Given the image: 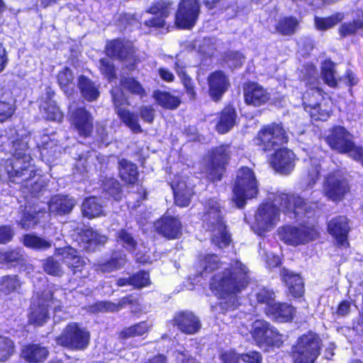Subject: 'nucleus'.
Returning a JSON list of instances; mask_svg holds the SVG:
<instances>
[{"label": "nucleus", "instance_id": "f257e3e1", "mask_svg": "<svg viewBox=\"0 0 363 363\" xmlns=\"http://www.w3.org/2000/svg\"><path fill=\"white\" fill-rule=\"evenodd\" d=\"M267 202L261 205L255 216L254 228L259 235L269 230L279 220V208L289 214H294V218L310 217L313 208L308 205L298 196L288 195L283 193L272 194Z\"/></svg>", "mask_w": 363, "mask_h": 363}, {"label": "nucleus", "instance_id": "f03ea898", "mask_svg": "<svg viewBox=\"0 0 363 363\" xmlns=\"http://www.w3.org/2000/svg\"><path fill=\"white\" fill-rule=\"evenodd\" d=\"M28 143L27 137L18 139L15 129H10L6 135H0V147L6 150V146H12V150H9L13 158L6 161V172L12 182H27L35 174V167L30 164Z\"/></svg>", "mask_w": 363, "mask_h": 363}, {"label": "nucleus", "instance_id": "7ed1b4c3", "mask_svg": "<svg viewBox=\"0 0 363 363\" xmlns=\"http://www.w3.org/2000/svg\"><path fill=\"white\" fill-rule=\"evenodd\" d=\"M249 270L238 260L232 261L228 268L214 276L211 289L222 298L234 296L248 284Z\"/></svg>", "mask_w": 363, "mask_h": 363}, {"label": "nucleus", "instance_id": "20e7f679", "mask_svg": "<svg viewBox=\"0 0 363 363\" xmlns=\"http://www.w3.org/2000/svg\"><path fill=\"white\" fill-rule=\"evenodd\" d=\"M202 220L206 229L212 231L211 240L213 244L219 248L225 247L230 244V237L226 232L222 206L216 199H210L206 201Z\"/></svg>", "mask_w": 363, "mask_h": 363}, {"label": "nucleus", "instance_id": "39448f33", "mask_svg": "<svg viewBox=\"0 0 363 363\" xmlns=\"http://www.w3.org/2000/svg\"><path fill=\"white\" fill-rule=\"evenodd\" d=\"M258 184L252 169L243 167L238 169L233 188V201L242 208L246 201L257 196Z\"/></svg>", "mask_w": 363, "mask_h": 363}, {"label": "nucleus", "instance_id": "423d86ee", "mask_svg": "<svg viewBox=\"0 0 363 363\" xmlns=\"http://www.w3.org/2000/svg\"><path fill=\"white\" fill-rule=\"evenodd\" d=\"M311 73L313 74V81L306 83L311 86L302 96L304 108L315 120L325 121L329 117L331 109L323 104V91L315 86L316 72L313 66L311 67Z\"/></svg>", "mask_w": 363, "mask_h": 363}, {"label": "nucleus", "instance_id": "0eeeda50", "mask_svg": "<svg viewBox=\"0 0 363 363\" xmlns=\"http://www.w3.org/2000/svg\"><path fill=\"white\" fill-rule=\"evenodd\" d=\"M322 340L313 332L303 334L292 347L294 363H314L320 354Z\"/></svg>", "mask_w": 363, "mask_h": 363}, {"label": "nucleus", "instance_id": "6e6552de", "mask_svg": "<svg viewBox=\"0 0 363 363\" xmlns=\"http://www.w3.org/2000/svg\"><path fill=\"white\" fill-rule=\"evenodd\" d=\"M330 147L341 153H347L350 157L363 165V147L355 146L352 135L342 126L334 128L326 138Z\"/></svg>", "mask_w": 363, "mask_h": 363}, {"label": "nucleus", "instance_id": "1a4fd4ad", "mask_svg": "<svg viewBox=\"0 0 363 363\" xmlns=\"http://www.w3.org/2000/svg\"><path fill=\"white\" fill-rule=\"evenodd\" d=\"M89 333L77 323L67 325L62 333L56 337L57 345L76 350H84L89 345Z\"/></svg>", "mask_w": 363, "mask_h": 363}, {"label": "nucleus", "instance_id": "9d476101", "mask_svg": "<svg viewBox=\"0 0 363 363\" xmlns=\"http://www.w3.org/2000/svg\"><path fill=\"white\" fill-rule=\"evenodd\" d=\"M49 307H53L55 313L61 310L60 302L54 298L52 294L48 292L42 297H33L28 316L29 323L37 325L44 324L49 318Z\"/></svg>", "mask_w": 363, "mask_h": 363}, {"label": "nucleus", "instance_id": "9b49d317", "mask_svg": "<svg viewBox=\"0 0 363 363\" xmlns=\"http://www.w3.org/2000/svg\"><path fill=\"white\" fill-rule=\"evenodd\" d=\"M259 145L266 151L276 150L288 142V135L279 124H272L263 128L258 133Z\"/></svg>", "mask_w": 363, "mask_h": 363}, {"label": "nucleus", "instance_id": "f8f14e48", "mask_svg": "<svg viewBox=\"0 0 363 363\" xmlns=\"http://www.w3.org/2000/svg\"><path fill=\"white\" fill-rule=\"evenodd\" d=\"M279 236L286 243L296 246L314 240L318 238V232L313 226H286L280 230Z\"/></svg>", "mask_w": 363, "mask_h": 363}, {"label": "nucleus", "instance_id": "ddd939ff", "mask_svg": "<svg viewBox=\"0 0 363 363\" xmlns=\"http://www.w3.org/2000/svg\"><path fill=\"white\" fill-rule=\"evenodd\" d=\"M348 184L340 171L329 173L324 179L323 193L330 200L339 201L348 191Z\"/></svg>", "mask_w": 363, "mask_h": 363}, {"label": "nucleus", "instance_id": "4468645a", "mask_svg": "<svg viewBox=\"0 0 363 363\" xmlns=\"http://www.w3.org/2000/svg\"><path fill=\"white\" fill-rule=\"evenodd\" d=\"M199 0H181L176 13V24L183 28H191L199 14Z\"/></svg>", "mask_w": 363, "mask_h": 363}, {"label": "nucleus", "instance_id": "2eb2a0df", "mask_svg": "<svg viewBox=\"0 0 363 363\" xmlns=\"http://www.w3.org/2000/svg\"><path fill=\"white\" fill-rule=\"evenodd\" d=\"M230 158L229 147L222 145L213 150L211 161L208 167L209 177L213 181L220 180L225 172Z\"/></svg>", "mask_w": 363, "mask_h": 363}, {"label": "nucleus", "instance_id": "dca6fc26", "mask_svg": "<svg viewBox=\"0 0 363 363\" xmlns=\"http://www.w3.org/2000/svg\"><path fill=\"white\" fill-rule=\"evenodd\" d=\"M208 94L214 101L220 100L230 84L228 77L223 71H215L208 78Z\"/></svg>", "mask_w": 363, "mask_h": 363}, {"label": "nucleus", "instance_id": "f3484780", "mask_svg": "<svg viewBox=\"0 0 363 363\" xmlns=\"http://www.w3.org/2000/svg\"><path fill=\"white\" fill-rule=\"evenodd\" d=\"M72 124L79 136L87 138L93 130V117L85 108L79 107L71 111Z\"/></svg>", "mask_w": 363, "mask_h": 363}, {"label": "nucleus", "instance_id": "a211bd4d", "mask_svg": "<svg viewBox=\"0 0 363 363\" xmlns=\"http://www.w3.org/2000/svg\"><path fill=\"white\" fill-rule=\"evenodd\" d=\"M155 230L168 239H177L182 235L180 220L171 216L164 215L155 223Z\"/></svg>", "mask_w": 363, "mask_h": 363}, {"label": "nucleus", "instance_id": "6ab92c4d", "mask_svg": "<svg viewBox=\"0 0 363 363\" xmlns=\"http://www.w3.org/2000/svg\"><path fill=\"white\" fill-rule=\"evenodd\" d=\"M172 3L167 0H160L155 3L147 12L155 15L152 18L146 21L145 25L148 27H163L165 18L169 15L172 9Z\"/></svg>", "mask_w": 363, "mask_h": 363}, {"label": "nucleus", "instance_id": "aec40b11", "mask_svg": "<svg viewBox=\"0 0 363 363\" xmlns=\"http://www.w3.org/2000/svg\"><path fill=\"white\" fill-rule=\"evenodd\" d=\"M271 163L277 172L288 174L295 166V155L289 149L280 148L272 155Z\"/></svg>", "mask_w": 363, "mask_h": 363}, {"label": "nucleus", "instance_id": "412c9836", "mask_svg": "<svg viewBox=\"0 0 363 363\" xmlns=\"http://www.w3.org/2000/svg\"><path fill=\"white\" fill-rule=\"evenodd\" d=\"M171 186L174 192L175 203L180 207L189 206L194 191L192 187L187 184L186 179L178 176L172 182Z\"/></svg>", "mask_w": 363, "mask_h": 363}, {"label": "nucleus", "instance_id": "4be33fe9", "mask_svg": "<svg viewBox=\"0 0 363 363\" xmlns=\"http://www.w3.org/2000/svg\"><path fill=\"white\" fill-rule=\"evenodd\" d=\"M66 264L73 270L74 274L79 273V278L86 277L88 272L84 260L81 258L77 252L72 247H67L59 250Z\"/></svg>", "mask_w": 363, "mask_h": 363}, {"label": "nucleus", "instance_id": "5701e85b", "mask_svg": "<svg viewBox=\"0 0 363 363\" xmlns=\"http://www.w3.org/2000/svg\"><path fill=\"white\" fill-rule=\"evenodd\" d=\"M328 230L339 245H347V234L350 227L346 217L338 216L332 219L328 223Z\"/></svg>", "mask_w": 363, "mask_h": 363}, {"label": "nucleus", "instance_id": "b1692460", "mask_svg": "<svg viewBox=\"0 0 363 363\" xmlns=\"http://www.w3.org/2000/svg\"><path fill=\"white\" fill-rule=\"evenodd\" d=\"M245 100L247 104L259 106L269 99V93L257 83H250L245 88Z\"/></svg>", "mask_w": 363, "mask_h": 363}, {"label": "nucleus", "instance_id": "393cba45", "mask_svg": "<svg viewBox=\"0 0 363 363\" xmlns=\"http://www.w3.org/2000/svg\"><path fill=\"white\" fill-rule=\"evenodd\" d=\"M108 55L124 60L131 57L135 50L132 42L124 40H113L106 45Z\"/></svg>", "mask_w": 363, "mask_h": 363}, {"label": "nucleus", "instance_id": "a878e982", "mask_svg": "<svg viewBox=\"0 0 363 363\" xmlns=\"http://www.w3.org/2000/svg\"><path fill=\"white\" fill-rule=\"evenodd\" d=\"M54 95L55 92L50 87L45 89V96H42L43 102L40 104V109L44 112L46 119L60 121L62 119V114L55 102L52 100Z\"/></svg>", "mask_w": 363, "mask_h": 363}, {"label": "nucleus", "instance_id": "bb28decb", "mask_svg": "<svg viewBox=\"0 0 363 363\" xmlns=\"http://www.w3.org/2000/svg\"><path fill=\"white\" fill-rule=\"evenodd\" d=\"M76 201L68 196L57 195L48 203L49 213L54 215H65L69 213Z\"/></svg>", "mask_w": 363, "mask_h": 363}, {"label": "nucleus", "instance_id": "cd10ccee", "mask_svg": "<svg viewBox=\"0 0 363 363\" xmlns=\"http://www.w3.org/2000/svg\"><path fill=\"white\" fill-rule=\"evenodd\" d=\"M174 321L179 328L187 334L196 333L201 326L199 320L190 312L178 313L174 318Z\"/></svg>", "mask_w": 363, "mask_h": 363}, {"label": "nucleus", "instance_id": "c85d7f7f", "mask_svg": "<svg viewBox=\"0 0 363 363\" xmlns=\"http://www.w3.org/2000/svg\"><path fill=\"white\" fill-rule=\"evenodd\" d=\"M295 313L294 308L287 303L270 305L267 309V314L278 322L284 323L292 320Z\"/></svg>", "mask_w": 363, "mask_h": 363}, {"label": "nucleus", "instance_id": "c756f323", "mask_svg": "<svg viewBox=\"0 0 363 363\" xmlns=\"http://www.w3.org/2000/svg\"><path fill=\"white\" fill-rule=\"evenodd\" d=\"M48 354L47 347L39 344L26 345L22 350L23 358L30 363L41 362L46 359Z\"/></svg>", "mask_w": 363, "mask_h": 363}, {"label": "nucleus", "instance_id": "7c9ffc66", "mask_svg": "<svg viewBox=\"0 0 363 363\" xmlns=\"http://www.w3.org/2000/svg\"><path fill=\"white\" fill-rule=\"evenodd\" d=\"M272 327L263 320H256L251 324L250 333L253 340L259 346L263 345L264 342L269 340V334H272Z\"/></svg>", "mask_w": 363, "mask_h": 363}, {"label": "nucleus", "instance_id": "2f4dec72", "mask_svg": "<svg viewBox=\"0 0 363 363\" xmlns=\"http://www.w3.org/2000/svg\"><path fill=\"white\" fill-rule=\"evenodd\" d=\"M281 274L291 295L294 297L301 296L303 294L302 279L298 274H295L286 269H283Z\"/></svg>", "mask_w": 363, "mask_h": 363}, {"label": "nucleus", "instance_id": "473e14b6", "mask_svg": "<svg viewBox=\"0 0 363 363\" xmlns=\"http://www.w3.org/2000/svg\"><path fill=\"white\" fill-rule=\"evenodd\" d=\"M237 115L232 106L225 107L220 113L216 124V130L219 133H228L235 124Z\"/></svg>", "mask_w": 363, "mask_h": 363}, {"label": "nucleus", "instance_id": "72a5a7b5", "mask_svg": "<svg viewBox=\"0 0 363 363\" xmlns=\"http://www.w3.org/2000/svg\"><path fill=\"white\" fill-rule=\"evenodd\" d=\"M77 86L82 96L89 101H95L99 96V91L94 83L84 75L78 78Z\"/></svg>", "mask_w": 363, "mask_h": 363}, {"label": "nucleus", "instance_id": "f704fd0d", "mask_svg": "<svg viewBox=\"0 0 363 363\" xmlns=\"http://www.w3.org/2000/svg\"><path fill=\"white\" fill-rule=\"evenodd\" d=\"M15 110L14 100L10 94L0 89V121L4 122L11 118Z\"/></svg>", "mask_w": 363, "mask_h": 363}, {"label": "nucleus", "instance_id": "c9c22d12", "mask_svg": "<svg viewBox=\"0 0 363 363\" xmlns=\"http://www.w3.org/2000/svg\"><path fill=\"white\" fill-rule=\"evenodd\" d=\"M82 213L84 216L89 218L103 215L104 210L100 199L96 197H89L82 203Z\"/></svg>", "mask_w": 363, "mask_h": 363}, {"label": "nucleus", "instance_id": "e433bc0d", "mask_svg": "<svg viewBox=\"0 0 363 363\" xmlns=\"http://www.w3.org/2000/svg\"><path fill=\"white\" fill-rule=\"evenodd\" d=\"M119 174L125 182L134 184L138 180L137 167L125 160H122L119 162Z\"/></svg>", "mask_w": 363, "mask_h": 363}, {"label": "nucleus", "instance_id": "4c0bfd02", "mask_svg": "<svg viewBox=\"0 0 363 363\" xmlns=\"http://www.w3.org/2000/svg\"><path fill=\"white\" fill-rule=\"evenodd\" d=\"M128 303L129 298L127 297L122 298L118 303H114L111 301H100L89 306V311L91 313L118 311L125 304Z\"/></svg>", "mask_w": 363, "mask_h": 363}, {"label": "nucleus", "instance_id": "58836bf2", "mask_svg": "<svg viewBox=\"0 0 363 363\" xmlns=\"http://www.w3.org/2000/svg\"><path fill=\"white\" fill-rule=\"evenodd\" d=\"M321 172L320 162L318 159L310 158L307 162V173L305 176L306 186L312 187L320 179Z\"/></svg>", "mask_w": 363, "mask_h": 363}, {"label": "nucleus", "instance_id": "ea45409f", "mask_svg": "<svg viewBox=\"0 0 363 363\" xmlns=\"http://www.w3.org/2000/svg\"><path fill=\"white\" fill-rule=\"evenodd\" d=\"M363 30V14L358 15L352 21L345 22L338 28V33L342 38L353 35L359 31Z\"/></svg>", "mask_w": 363, "mask_h": 363}, {"label": "nucleus", "instance_id": "a19ab883", "mask_svg": "<svg viewBox=\"0 0 363 363\" xmlns=\"http://www.w3.org/2000/svg\"><path fill=\"white\" fill-rule=\"evenodd\" d=\"M153 96L158 104L167 109H175L181 103L178 96L166 91H156L154 92Z\"/></svg>", "mask_w": 363, "mask_h": 363}, {"label": "nucleus", "instance_id": "79ce46f5", "mask_svg": "<svg viewBox=\"0 0 363 363\" xmlns=\"http://www.w3.org/2000/svg\"><path fill=\"white\" fill-rule=\"evenodd\" d=\"M300 21L293 16L284 17L277 24V30L284 35L294 34L299 28Z\"/></svg>", "mask_w": 363, "mask_h": 363}, {"label": "nucleus", "instance_id": "37998d69", "mask_svg": "<svg viewBox=\"0 0 363 363\" xmlns=\"http://www.w3.org/2000/svg\"><path fill=\"white\" fill-rule=\"evenodd\" d=\"M343 19L344 13L338 12L330 16L325 18L315 16L314 24L317 30L325 31L326 30L333 28L335 25H337L339 22L342 21Z\"/></svg>", "mask_w": 363, "mask_h": 363}, {"label": "nucleus", "instance_id": "c03bdc74", "mask_svg": "<svg viewBox=\"0 0 363 363\" xmlns=\"http://www.w3.org/2000/svg\"><path fill=\"white\" fill-rule=\"evenodd\" d=\"M106 240V236L101 235L92 229L86 230L82 235V241L86 244L84 247L89 250H94L97 245L104 244Z\"/></svg>", "mask_w": 363, "mask_h": 363}, {"label": "nucleus", "instance_id": "a18cd8bd", "mask_svg": "<svg viewBox=\"0 0 363 363\" xmlns=\"http://www.w3.org/2000/svg\"><path fill=\"white\" fill-rule=\"evenodd\" d=\"M126 262L125 256L122 254H115L112 256L111 260L99 264L96 270L101 273H108L120 269Z\"/></svg>", "mask_w": 363, "mask_h": 363}, {"label": "nucleus", "instance_id": "49530a36", "mask_svg": "<svg viewBox=\"0 0 363 363\" xmlns=\"http://www.w3.org/2000/svg\"><path fill=\"white\" fill-rule=\"evenodd\" d=\"M321 76L322 79L328 86L335 87L337 85L338 77L333 62L326 60L323 63Z\"/></svg>", "mask_w": 363, "mask_h": 363}, {"label": "nucleus", "instance_id": "de8ad7c7", "mask_svg": "<svg viewBox=\"0 0 363 363\" xmlns=\"http://www.w3.org/2000/svg\"><path fill=\"white\" fill-rule=\"evenodd\" d=\"M25 246L35 250H46L51 247V242L35 235L28 234L23 237Z\"/></svg>", "mask_w": 363, "mask_h": 363}, {"label": "nucleus", "instance_id": "09e8293b", "mask_svg": "<svg viewBox=\"0 0 363 363\" xmlns=\"http://www.w3.org/2000/svg\"><path fill=\"white\" fill-rule=\"evenodd\" d=\"M150 325L145 321L140 322L129 328H125L120 333V337L123 339L141 336L147 333Z\"/></svg>", "mask_w": 363, "mask_h": 363}, {"label": "nucleus", "instance_id": "8fccbe9b", "mask_svg": "<svg viewBox=\"0 0 363 363\" xmlns=\"http://www.w3.org/2000/svg\"><path fill=\"white\" fill-rule=\"evenodd\" d=\"M118 114L121 119L134 132H142L136 115L123 108H118Z\"/></svg>", "mask_w": 363, "mask_h": 363}, {"label": "nucleus", "instance_id": "3c124183", "mask_svg": "<svg viewBox=\"0 0 363 363\" xmlns=\"http://www.w3.org/2000/svg\"><path fill=\"white\" fill-rule=\"evenodd\" d=\"M25 261L23 252L20 249L0 253V262L11 264H23Z\"/></svg>", "mask_w": 363, "mask_h": 363}, {"label": "nucleus", "instance_id": "603ef678", "mask_svg": "<svg viewBox=\"0 0 363 363\" xmlns=\"http://www.w3.org/2000/svg\"><path fill=\"white\" fill-rule=\"evenodd\" d=\"M199 263L203 272H211L218 268L220 262L218 257L215 255H205L200 257Z\"/></svg>", "mask_w": 363, "mask_h": 363}, {"label": "nucleus", "instance_id": "864d4df0", "mask_svg": "<svg viewBox=\"0 0 363 363\" xmlns=\"http://www.w3.org/2000/svg\"><path fill=\"white\" fill-rule=\"evenodd\" d=\"M15 352L13 342L5 337H0V362H6Z\"/></svg>", "mask_w": 363, "mask_h": 363}, {"label": "nucleus", "instance_id": "5fc2aeb1", "mask_svg": "<svg viewBox=\"0 0 363 363\" xmlns=\"http://www.w3.org/2000/svg\"><path fill=\"white\" fill-rule=\"evenodd\" d=\"M57 81L60 87L68 92L73 86L74 74L70 69L65 67L57 74Z\"/></svg>", "mask_w": 363, "mask_h": 363}, {"label": "nucleus", "instance_id": "6e6d98bb", "mask_svg": "<svg viewBox=\"0 0 363 363\" xmlns=\"http://www.w3.org/2000/svg\"><path fill=\"white\" fill-rule=\"evenodd\" d=\"M121 84L123 89L140 97L146 94L142 85L133 78H124L121 80Z\"/></svg>", "mask_w": 363, "mask_h": 363}, {"label": "nucleus", "instance_id": "4d7b16f0", "mask_svg": "<svg viewBox=\"0 0 363 363\" xmlns=\"http://www.w3.org/2000/svg\"><path fill=\"white\" fill-rule=\"evenodd\" d=\"M117 241L129 251H133L136 247V241L130 233L122 229L117 233Z\"/></svg>", "mask_w": 363, "mask_h": 363}, {"label": "nucleus", "instance_id": "13d9d810", "mask_svg": "<svg viewBox=\"0 0 363 363\" xmlns=\"http://www.w3.org/2000/svg\"><path fill=\"white\" fill-rule=\"evenodd\" d=\"M256 298L258 303L266 304V312L267 309L269 307L270 305H274L275 303L274 292L265 288L261 289L256 294Z\"/></svg>", "mask_w": 363, "mask_h": 363}, {"label": "nucleus", "instance_id": "bf43d9fd", "mask_svg": "<svg viewBox=\"0 0 363 363\" xmlns=\"http://www.w3.org/2000/svg\"><path fill=\"white\" fill-rule=\"evenodd\" d=\"M244 57L239 52L229 51L224 57V61L228 67L236 68L240 67L243 62Z\"/></svg>", "mask_w": 363, "mask_h": 363}, {"label": "nucleus", "instance_id": "052dcab7", "mask_svg": "<svg viewBox=\"0 0 363 363\" xmlns=\"http://www.w3.org/2000/svg\"><path fill=\"white\" fill-rule=\"evenodd\" d=\"M20 286V281L16 276L4 277L2 278L1 291L6 294L14 291Z\"/></svg>", "mask_w": 363, "mask_h": 363}, {"label": "nucleus", "instance_id": "680f3d73", "mask_svg": "<svg viewBox=\"0 0 363 363\" xmlns=\"http://www.w3.org/2000/svg\"><path fill=\"white\" fill-rule=\"evenodd\" d=\"M150 283V276L147 272H140L130 277V284L137 288L146 286Z\"/></svg>", "mask_w": 363, "mask_h": 363}, {"label": "nucleus", "instance_id": "e2e57ef3", "mask_svg": "<svg viewBox=\"0 0 363 363\" xmlns=\"http://www.w3.org/2000/svg\"><path fill=\"white\" fill-rule=\"evenodd\" d=\"M101 73L109 80L115 77V68L113 62L108 58H103L99 62Z\"/></svg>", "mask_w": 363, "mask_h": 363}, {"label": "nucleus", "instance_id": "0e129e2a", "mask_svg": "<svg viewBox=\"0 0 363 363\" xmlns=\"http://www.w3.org/2000/svg\"><path fill=\"white\" fill-rule=\"evenodd\" d=\"M176 66L177 72L181 77L187 93L193 98L195 95V91L191 79L186 75L184 69L179 67L178 63H176Z\"/></svg>", "mask_w": 363, "mask_h": 363}, {"label": "nucleus", "instance_id": "69168bd1", "mask_svg": "<svg viewBox=\"0 0 363 363\" xmlns=\"http://www.w3.org/2000/svg\"><path fill=\"white\" fill-rule=\"evenodd\" d=\"M44 269L48 274L54 276H60L62 274L61 267L59 262L51 257L45 260Z\"/></svg>", "mask_w": 363, "mask_h": 363}, {"label": "nucleus", "instance_id": "338daca9", "mask_svg": "<svg viewBox=\"0 0 363 363\" xmlns=\"http://www.w3.org/2000/svg\"><path fill=\"white\" fill-rule=\"evenodd\" d=\"M40 211L37 212L35 215L30 212L25 213L20 221L21 227L24 229H28L35 226L38 223V215Z\"/></svg>", "mask_w": 363, "mask_h": 363}, {"label": "nucleus", "instance_id": "774afa93", "mask_svg": "<svg viewBox=\"0 0 363 363\" xmlns=\"http://www.w3.org/2000/svg\"><path fill=\"white\" fill-rule=\"evenodd\" d=\"M216 40L214 38H205L203 43L199 46V50L207 55H212L216 49Z\"/></svg>", "mask_w": 363, "mask_h": 363}]
</instances>
